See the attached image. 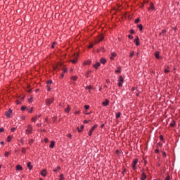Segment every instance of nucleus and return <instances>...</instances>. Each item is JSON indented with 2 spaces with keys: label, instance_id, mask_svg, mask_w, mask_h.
Returning <instances> with one entry per match:
<instances>
[{
  "label": "nucleus",
  "instance_id": "nucleus-1",
  "mask_svg": "<svg viewBox=\"0 0 180 180\" xmlns=\"http://www.w3.org/2000/svg\"><path fill=\"white\" fill-rule=\"evenodd\" d=\"M137 164H139V159L137 158L134 159L131 163V167L134 171H137Z\"/></svg>",
  "mask_w": 180,
  "mask_h": 180
},
{
  "label": "nucleus",
  "instance_id": "nucleus-2",
  "mask_svg": "<svg viewBox=\"0 0 180 180\" xmlns=\"http://www.w3.org/2000/svg\"><path fill=\"white\" fill-rule=\"evenodd\" d=\"M32 131H33V127L32 125L28 124L27 129L25 130L26 134H32Z\"/></svg>",
  "mask_w": 180,
  "mask_h": 180
},
{
  "label": "nucleus",
  "instance_id": "nucleus-3",
  "mask_svg": "<svg viewBox=\"0 0 180 180\" xmlns=\"http://www.w3.org/2000/svg\"><path fill=\"white\" fill-rule=\"evenodd\" d=\"M98 127V124H94L91 129L89 131V133H88V135L89 136H92L94 131H95V129H96Z\"/></svg>",
  "mask_w": 180,
  "mask_h": 180
},
{
  "label": "nucleus",
  "instance_id": "nucleus-4",
  "mask_svg": "<svg viewBox=\"0 0 180 180\" xmlns=\"http://www.w3.org/2000/svg\"><path fill=\"white\" fill-rule=\"evenodd\" d=\"M123 82H124V79H123L122 76H120L119 77V79H118V86L122 87L123 86Z\"/></svg>",
  "mask_w": 180,
  "mask_h": 180
},
{
  "label": "nucleus",
  "instance_id": "nucleus-5",
  "mask_svg": "<svg viewBox=\"0 0 180 180\" xmlns=\"http://www.w3.org/2000/svg\"><path fill=\"white\" fill-rule=\"evenodd\" d=\"M53 102H54V98H47L45 101V103L46 106H50V105H51V103H53Z\"/></svg>",
  "mask_w": 180,
  "mask_h": 180
},
{
  "label": "nucleus",
  "instance_id": "nucleus-6",
  "mask_svg": "<svg viewBox=\"0 0 180 180\" xmlns=\"http://www.w3.org/2000/svg\"><path fill=\"white\" fill-rule=\"evenodd\" d=\"M103 40V35H99L95 39V44H97L98 43H101Z\"/></svg>",
  "mask_w": 180,
  "mask_h": 180
},
{
  "label": "nucleus",
  "instance_id": "nucleus-7",
  "mask_svg": "<svg viewBox=\"0 0 180 180\" xmlns=\"http://www.w3.org/2000/svg\"><path fill=\"white\" fill-rule=\"evenodd\" d=\"M101 67V63L96 62L95 64L93 65V68H95V70H98Z\"/></svg>",
  "mask_w": 180,
  "mask_h": 180
},
{
  "label": "nucleus",
  "instance_id": "nucleus-8",
  "mask_svg": "<svg viewBox=\"0 0 180 180\" xmlns=\"http://www.w3.org/2000/svg\"><path fill=\"white\" fill-rule=\"evenodd\" d=\"M134 42L135 43L136 46H140V39H139V37H136Z\"/></svg>",
  "mask_w": 180,
  "mask_h": 180
},
{
  "label": "nucleus",
  "instance_id": "nucleus-9",
  "mask_svg": "<svg viewBox=\"0 0 180 180\" xmlns=\"http://www.w3.org/2000/svg\"><path fill=\"white\" fill-rule=\"evenodd\" d=\"M147 179V174L144 172H142L141 176V180H146Z\"/></svg>",
  "mask_w": 180,
  "mask_h": 180
},
{
  "label": "nucleus",
  "instance_id": "nucleus-10",
  "mask_svg": "<svg viewBox=\"0 0 180 180\" xmlns=\"http://www.w3.org/2000/svg\"><path fill=\"white\" fill-rule=\"evenodd\" d=\"M117 54L115 52L111 53V56L110 57V60H115V57H116Z\"/></svg>",
  "mask_w": 180,
  "mask_h": 180
},
{
  "label": "nucleus",
  "instance_id": "nucleus-11",
  "mask_svg": "<svg viewBox=\"0 0 180 180\" xmlns=\"http://www.w3.org/2000/svg\"><path fill=\"white\" fill-rule=\"evenodd\" d=\"M6 117H11V115H12V110L9 109L7 112L5 113Z\"/></svg>",
  "mask_w": 180,
  "mask_h": 180
},
{
  "label": "nucleus",
  "instance_id": "nucleus-12",
  "mask_svg": "<svg viewBox=\"0 0 180 180\" xmlns=\"http://www.w3.org/2000/svg\"><path fill=\"white\" fill-rule=\"evenodd\" d=\"M27 167L30 169V171H32V169H33V165H32V162H27Z\"/></svg>",
  "mask_w": 180,
  "mask_h": 180
},
{
  "label": "nucleus",
  "instance_id": "nucleus-13",
  "mask_svg": "<svg viewBox=\"0 0 180 180\" xmlns=\"http://www.w3.org/2000/svg\"><path fill=\"white\" fill-rule=\"evenodd\" d=\"M74 57H75V58L70 60V63H72V64H77L78 61V57H76L75 55H74Z\"/></svg>",
  "mask_w": 180,
  "mask_h": 180
},
{
  "label": "nucleus",
  "instance_id": "nucleus-14",
  "mask_svg": "<svg viewBox=\"0 0 180 180\" xmlns=\"http://www.w3.org/2000/svg\"><path fill=\"white\" fill-rule=\"evenodd\" d=\"M15 169H16L17 171H23V167H22V165H18L15 167Z\"/></svg>",
  "mask_w": 180,
  "mask_h": 180
},
{
  "label": "nucleus",
  "instance_id": "nucleus-15",
  "mask_svg": "<svg viewBox=\"0 0 180 180\" xmlns=\"http://www.w3.org/2000/svg\"><path fill=\"white\" fill-rule=\"evenodd\" d=\"M41 175L42 176H47V171L46 169H43L41 172Z\"/></svg>",
  "mask_w": 180,
  "mask_h": 180
},
{
  "label": "nucleus",
  "instance_id": "nucleus-16",
  "mask_svg": "<svg viewBox=\"0 0 180 180\" xmlns=\"http://www.w3.org/2000/svg\"><path fill=\"white\" fill-rule=\"evenodd\" d=\"M70 110H71V107H70V105H67V108L65 109V113H70Z\"/></svg>",
  "mask_w": 180,
  "mask_h": 180
},
{
  "label": "nucleus",
  "instance_id": "nucleus-17",
  "mask_svg": "<svg viewBox=\"0 0 180 180\" xmlns=\"http://www.w3.org/2000/svg\"><path fill=\"white\" fill-rule=\"evenodd\" d=\"M155 58H157L158 60H160V58H161V57H160V52L159 51H156L155 53Z\"/></svg>",
  "mask_w": 180,
  "mask_h": 180
},
{
  "label": "nucleus",
  "instance_id": "nucleus-18",
  "mask_svg": "<svg viewBox=\"0 0 180 180\" xmlns=\"http://www.w3.org/2000/svg\"><path fill=\"white\" fill-rule=\"evenodd\" d=\"M103 106H108L109 105V100L106 99L104 102L102 103Z\"/></svg>",
  "mask_w": 180,
  "mask_h": 180
},
{
  "label": "nucleus",
  "instance_id": "nucleus-19",
  "mask_svg": "<svg viewBox=\"0 0 180 180\" xmlns=\"http://www.w3.org/2000/svg\"><path fill=\"white\" fill-rule=\"evenodd\" d=\"M170 127H175L176 126V123L175 122V120H172V122L169 124Z\"/></svg>",
  "mask_w": 180,
  "mask_h": 180
},
{
  "label": "nucleus",
  "instance_id": "nucleus-20",
  "mask_svg": "<svg viewBox=\"0 0 180 180\" xmlns=\"http://www.w3.org/2000/svg\"><path fill=\"white\" fill-rule=\"evenodd\" d=\"M77 129L79 133H81L84 130V125H81L80 128L77 127Z\"/></svg>",
  "mask_w": 180,
  "mask_h": 180
},
{
  "label": "nucleus",
  "instance_id": "nucleus-21",
  "mask_svg": "<svg viewBox=\"0 0 180 180\" xmlns=\"http://www.w3.org/2000/svg\"><path fill=\"white\" fill-rule=\"evenodd\" d=\"M13 139V136H8V137H7V139H6V141H7V143H11V141H12V139Z\"/></svg>",
  "mask_w": 180,
  "mask_h": 180
},
{
  "label": "nucleus",
  "instance_id": "nucleus-22",
  "mask_svg": "<svg viewBox=\"0 0 180 180\" xmlns=\"http://www.w3.org/2000/svg\"><path fill=\"white\" fill-rule=\"evenodd\" d=\"M54 146H56V142L54 141H51L49 146L50 148H54Z\"/></svg>",
  "mask_w": 180,
  "mask_h": 180
},
{
  "label": "nucleus",
  "instance_id": "nucleus-23",
  "mask_svg": "<svg viewBox=\"0 0 180 180\" xmlns=\"http://www.w3.org/2000/svg\"><path fill=\"white\" fill-rule=\"evenodd\" d=\"M120 72H122V68L118 67V68H117V70H116L115 71V74H120Z\"/></svg>",
  "mask_w": 180,
  "mask_h": 180
},
{
  "label": "nucleus",
  "instance_id": "nucleus-24",
  "mask_svg": "<svg viewBox=\"0 0 180 180\" xmlns=\"http://www.w3.org/2000/svg\"><path fill=\"white\" fill-rule=\"evenodd\" d=\"M92 74V70H88L86 73V78H89V75Z\"/></svg>",
  "mask_w": 180,
  "mask_h": 180
},
{
  "label": "nucleus",
  "instance_id": "nucleus-25",
  "mask_svg": "<svg viewBox=\"0 0 180 180\" xmlns=\"http://www.w3.org/2000/svg\"><path fill=\"white\" fill-rule=\"evenodd\" d=\"M61 169V167L60 166H58L56 169H53V172H58Z\"/></svg>",
  "mask_w": 180,
  "mask_h": 180
},
{
  "label": "nucleus",
  "instance_id": "nucleus-26",
  "mask_svg": "<svg viewBox=\"0 0 180 180\" xmlns=\"http://www.w3.org/2000/svg\"><path fill=\"white\" fill-rule=\"evenodd\" d=\"M27 111L28 112V113H32V112H33V107H28L27 108Z\"/></svg>",
  "mask_w": 180,
  "mask_h": 180
},
{
  "label": "nucleus",
  "instance_id": "nucleus-27",
  "mask_svg": "<svg viewBox=\"0 0 180 180\" xmlns=\"http://www.w3.org/2000/svg\"><path fill=\"white\" fill-rule=\"evenodd\" d=\"M100 63H101V64H106V59L104 58H101Z\"/></svg>",
  "mask_w": 180,
  "mask_h": 180
},
{
  "label": "nucleus",
  "instance_id": "nucleus-28",
  "mask_svg": "<svg viewBox=\"0 0 180 180\" xmlns=\"http://www.w3.org/2000/svg\"><path fill=\"white\" fill-rule=\"evenodd\" d=\"M71 79H72V81H77V79H78V77H77V76H72L71 77Z\"/></svg>",
  "mask_w": 180,
  "mask_h": 180
},
{
  "label": "nucleus",
  "instance_id": "nucleus-29",
  "mask_svg": "<svg viewBox=\"0 0 180 180\" xmlns=\"http://www.w3.org/2000/svg\"><path fill=\"white\" fill-rule=\"evenodd\" d=\"M89 64H91V60L84 62V65H89Z\"/></svg>",
  "mask_w": 180,
  "mask_h": 180
},
{
  "label": "nucleus",
  "instance_id": "nucleus-30",
  "mask_svg": "<svg viewBox=\"0 0 180 180\" xmlns=\"http://www.w3.org/2000/svg\"><path fill=\"white\" fill-rule=\"evenodd\" d=\"M33 143H34V139H30L28 144H30V146H32V144H33Z\"/></svg>",
  "mask_w": 180,
  "mask_h": 180
},
{
  "label": "nucleus",
  "instance_id": "nucleus-31",
  "mask_svg": "<svg viewBox=\"0 0 180 180\" xmlns=\"http://www.w3.org/2000/svg\"><path fill=\"white\" fill-rule=\"evenodd\" d=\"M31 120H32V122H35L36 120H37V116L33 117L31 119Z\"/></svg>",
  "mask_w": 180,
  "mask_h": 180
},
{
  "label": "nucleus",
  "instance_id": "nucleus-32",
  "mask_svg": "<svg viewBox=\"0 0 180 180\" xmlns=\"http://www.w3.org/2000/svg\"><path fill=\"white\" fill-rule=\"evenodd\" d=\"M138 27H139L140 32H141V30H143V25H141V24L139 25Z\"/></svg>",
  "mask_w": 180,
  "mask_h": 180
},
{
  "label": "nucleus",
  "instance_id": "nucleus-33",
  "mask_svg": "<svg viewBox=\"0 0 180 180\" xmlns=\"http://www.w3.org/2000/svg\"><path fill=\"white\" fill-rule=\"evenodd\" d=\"M29 103H32L33 102V96H31L30 98H28Z\"/></svg>",
  "mask_w": 180,
  "mask_h": 180
},
{
  "label": "nucleus",
  "instance_id": "nucleus-34",
  "mask_svg": "<svg viewBox=\"0 0 180 180\" xmlns=\"http://www.w3.org/2000/svg\"><path fill=\"white\" fill-rule=\"evenodd\" d=\"M143 161L144 165H145V166L147 165V159H146V158H143Z\"/></svg>",
  "mask_w": 180,
  "mask_h": 180
},
{
  "label": "nucleus",
  "instance_id": "nucleus-35",
  "mask_svg": "<svg viewBox=\"0 0 180 180\" xmlns=\"http://www.w3.org/2000/svg\"><path fill=\"white\" fill-rule=\"evenodd\" d=\"M21 153H22V154H26V148H22Z\"/></svg>",
  "mask_w": 180,
  "mask_h": 180
},
{
  "label": "nucleus",
  "instance_id": "nucleus-36",
  "mask_svg": "<svg viewBox=\"0 0 180 180\" xmlns=\"http://www.w3.org/2000/svg\"><path fill=\"white\" fill-rule=\"evenodd\" d=\"M120 115H122V113L117 112L115 115L116 119H119V117H120Z\"/></svg>",
  "mask_w": 180,
  "mask_h": 180
},
{
  "label": "nucleus",
  "instance_id": "nucleus-37",
  "mask_svg": "<svg viewBox=\"0 0 180 180\" xmlns=\"http://www.w3.org/2000/svg\"><path fill=\"white\" fill-rule=\"evenodd\" d=\"M11 131L12 133H15V131H16V128L12 127V128L11 129Z\"/></svg>",
  "mask_w": 180,
  "mask_h": 180
},
{
  "label": "nucleus",
  "instance_id": "nucleus-38",
  "mask_svg": "<svg viewBox=\"0 0 180 180\" xmlns=\"http://www.w3.org/2000/svg\"><path fill=\"white\" fill-rule=\"evenodd\" d=\"M164 72H165V74H168V72H169V69L167 68L165 69Z\"/></svg>",
  "mask_w": 180,
  "mask_h": 180
},
{
  "label": "nucleus",
  "instance_id": "nucleus-39",
  "mask_svg": "<svg viewBox=\"0 0 180 180\" xmlns=\"http://www.w3.org/2000/svg\"><path fill=\"white\" fill-rule=\"evenodd\" d=\"M10 154H11V153H9V152H5L4 155H5V157H8Z\"/></svg>",
  "mask_w": 180,
  "mask_h": 180
},
{
  "label": "nucleus",
  "instance_id": "nucleus-40",
  "mask_svg": "<svg viewBox=\"0 0 180 180\" xmlns=\"http://www.w3.org/2000/svg\"><path fill=\"white\" fill-rule=\"evenodd\" d=\"M84 109H85L86 110H88V109H89V105H84Z\"/></svg>",
  "mask_w": 180,
  "mask_h": 180
},
{
  "label": "nucleus",
  "instance_id": "nucleus-41",
  "mask_svg": "<svg viewBox=\"0 0 180 180\" xmlns=\"http://www.w3.org/2000/svg\"><path fill=\"white\" fill-rule=\"evenodd\" d=\"M51 84H53V81H52V80H49V81L47 82V84H48V85H51Z\"/></svg>",
  "mask_w": 180,
  "mask_h": 180
},
{
  "label": "nucleus",
  "instance_id": "nucleus-42",
  "mask_svg": "<svg viewBox=\"0 0 180 180\" xmlns=\"http://www.w3.org/2000/svg\"><path fill=\"white\" fill-rule=\"evenodd\" d=\"M20 143H21V144L23 146V144H25V140H23V138H22L21 139H20Z\"/></svg>",
  "mask_w": 180,
  "mask_h": 180
},
{
  "label": "nucleus",
  "instance_id": "nucleus-43",
  "mask_svg": "<svg viewBox=\"0 0 180 180\" xmlns=\"http://www.w3.org/2000/svg\"><path fill=\"white\" fill-rule=\"evenodd\" d=\"M83 123H84V124H88V123H89V120H84Z\"/></svg>",
  "mask_w": 180,
  "mask_h": 180
},
{
  "label": "nucleus",
  "instance_id": "nucleus-44",
  "mask_svg": "<svg viewBox=\"0 0 180 180\" xmlns=\"http://www.w3.org/2000/svg\"><path fill=\"white\" fill-rule=\"evenodd\" d=\"M160 140H161V141H164V136H162V135L160 136Z\"/></svg>",
  "mask_w": 180,
  "mask_h": 180
},
{
  "label": "nucleus",
  "instance_id": "nucleus-45",
  "mask_svg": "<svg viewBox=\"0 0 180 180\" xmlns=\"http://www.w3.org/2000/svg\"><path fill=\"white\" fill-rule=\"evenodd\" d=\"M86 89L91 90V89H92V86H87L86 87Z\"/></svg>",
  "mask_w": 180,
  "mask_h": 180
},
{
  "label": "nucleus",
  "instance_id": "nucleus-46",
  "mask_svg": "<svg viewBox=\"0 0 180 180\" xmlns=\"http://www.w3.org/2000/svg\"><path fill=\"white\" fill-rule=\"evenodd\" d=\"M133 56H134V52H131L130 54H129V57L131 58L133 57Z\"/></svg>",
  "mask_w": 180,
  "mask_h": 180
},
{
  "label": "nucleus",
  "instance_id": "nucleus-47",
  "mask_svg": "<svg viewBox=\"0 0 180 180\" xmlns=\"http://www.w3.org/2000/svg\"><path fill=\"white\" fill-rule=\"evenodd\" d=\"M44 143H49V139L45 138V139H44Z\"/></svg>",
  "mask_w": 180,
  "mask_h": 180
},
{
  "label": "nucleus",
  "instance_id": "nucleus-48",
  "mask_svg": "<svg viewBox=\"0 0 180 180\" xmlns=\"http://www.w3.org/2000/svg\"><path fill=\"white\" fill-rule=\"evenodd\" d=\"M46 88H47V91H51V88H50L49 85H47Z\"/></svg>",
  "mask_w": 180,
  "mask_h": 180
},
{
  "label": "nucleus",
  "instance_id": "nucleus-49",
  "mask_svg": "<svg viewBox=\"0 0 180 180\" xmlns=\"http://www.w3.org/2000/svg\"><path fill=\"white\" fill-rule=\"evenodd\" d=\"M21 110H26V106H22L21 107Z\"/></svg>",
  "mask_w": 180,
  "mask_h": 180
},
{
  "label": "nucleus",
  "instance_id": "nucleus-50",
  "mask_svg": "<svg viewBox=\"0 0 180 180\" xmlns=\"http://www.w3.org/2000/svg\"><path fill=\"white\" fill-rule=\"evenodd\" d=\"M67 137H69V139H71L72 137V135H71V134H68Z\"/></svg>",
  "mask_w": 180,
  "mask_h": 180
},
{
  "label": "nucleus",
  "instance_id": "nucleus-51",
  "mask_svg": "<svg viewBox=\"0 0 180 180\" xmlns=\"http://www.w3.org/2000/svg\"><path fill=\"white\" fill-rule=\"evenodd\" d=\"M124 174H126V169H123L122 174L124 175Z\"/></svg>",
  "mask_w": 180,
  "mask_h": 180
},
{
  "label": "nucleus",
  "instance_id": "nucleus-52",
  "mask_svg": "<svg viewBox=\"0 0 180 180\" xmlns=\"http://www.w3.org/2000/svg\"><path fill=\"white\" fill-rule=\"evenodd\" d=\"M139 22H140V19L139 18H136L135 20V23H139Z\"/></svg>",
  "mask_w": 180,
  "mask_h": 180
},
{
  "label": "nucleus",
  "instance_id": "nucleus-53",
  "mask_svg": "<svg viewBox=\"0 0 180 180\" xmlns=\"http://www.w3.org/2000/svg\"><path fill=\"white\" fill-rule=\"evenodd\" d=\"M150 9L154 10V5L150 4Z\"/></svg>",
  "mask_w": 180,
  "mask_h": 180
},
{
  "label": "nucleus",
  "instance_id": "nucleus-54",
  "mask_svg": "<svg viewBox=\"0 0 180 180\" xmlns=\"http://www.w3.org/2000/svg\"><path fill=\"white\" fill-rule=\"evenodd\" d=\"M155 154H158V153H160V150L155 149Z\"/></svg>",
  "mask_w": 180,
  "mask_h": 180
},
{
  "label": "nucleus",
  "instance_id": "nucleus-55",
  "mask_svg": "<svg viewBox=\"0 0 180 180\" xmlns=\"http://www.w3.org/2000/svg\"><path fill=\"white\" fill-rule=\"evenodd\" d=\"M163 157H167V153L165 152L162 153Z\"/></svg>",
  "mask_w": 180,
  "mask_h": 180
},
{
  "label": "nucleus",
  "instance_id": "nucleus-56",
  "mask_svg": "<svg viewBox=\"0 0 180 180\" xmlns=\"http://www.w3.org/2000/svg\"><path fill=\"white\" fill-rule=\"evenodd\" d=\"M130 33L131 34H134V30H131Z\"/></svg>",
  "mask_w": 180,
  "mask_h": 180
},
{
  "label": "nucleus",
  "instance_id": "nucleus-57",
  "mask_svg": "<svg viewBox=\"0 0 180 180\" xmlns=\"http://www.w3.org/2000/svg\"><path fill=\"white\" fill-rule=\"evenodd\" d=\"M170 179V177L169 176H167L165 179V180H169Z\"/></svg>",
  "mask_w": 180,
  "mask_h": 180
},
{
  "label": "nucleus",
  "instance_id": "nucleus-58",
  "mask_svg": "<svg viewBox=\"0 0 180 180\" xmlns=\"http://www.w3.org/2000/svg\"><path fill=\"white\" fill-rule=\"evenodd\" d=\"M94 47V44H91L89 46V49H92Z\"/></svg>",
  "mask_w": 180,
  "mask_h": 180
},
{
  "label": "nucleus",
  "instance_id": "nucleus-59",
  "mask_svg": "<svg viewBox=\"0 0 180 180\" xmlns=\"http://www.w3.org/2000/svg\"><path fill=\"white\" fill-rule=\"evenodd\" d=\"M4 128H0V133H2L3 131H4Z\"/></svg>",
  "mask_w": 180,
  "mask_h": 180
},
{
  "label": "nucleus",
  "instance_id": "nucleus-60",
  "mask_svg": "<svg viewBox=\"0 0 180 180\" xmlns=\"http://www.w3.org/2000/svg\"><path fill=\"white\" fill-rule=\"evenodd\" d=\"M80 113H81L80 111H76V112H75V115H79Z\"/></svg>",
  "mask_w": 180,
  "mask_h": 180
},
{
  "label": "nucleus",
  "instance_id": "nucleus-61",
  "mask_svg": "<svg viewBox=\"0 0 180 180\" xmlns=\"http://www.w3.org/2000/svg\"><path fill=\"white\" fill-rule=\"evenodd\" d=\"M128 37L130 39H133V35H128Z\"/></svg>",
  "mask_w": 180,
  "mask_h": 180
},
{
  "label": "nucleus",
  "instance_id": "nucleus-62",
  "mask_svg": "<svg viewBox=\"0 0 180 180\" xmlns=\"http://www.w3.org/2000/svg\"><path fill=\"white\" fill-rule=\"evenodd\" d=\"M157 146H159V147H162V143H158L157 144Z\"/></svg>",
  "mask_w": 180,
  "mask_h": 180
},
{
  "label": "nucleus",
  "instance_id": "nucleus-63",
  "mask_svg": "<svg viewBox=\"0 0 180 180\" xmlns=\"http://www.w3.org/2000/svg\"><path fill=\"white\" fill-rule=\"evenodd\" d=\"M15 103L17 105H20V101H16Z\"/></svg>",
  "mask_w": 180,
  "mask_h": 180
},
{
  "label": "nucleus",
  "instance_id": "nucleus-64",
  "mask_svg": "<svg viewBox=\"0 0 180 180\" xmlns=\"http://www.w3.org/2000/svg\"><path fill=\"white\" fill-rule=\"evenodd\" d=\"M63 71L64 73L67 72V68H64Z\"/></svg>",
  "mask_w": 180,
  "mask_h": 180
}]
</instances>
